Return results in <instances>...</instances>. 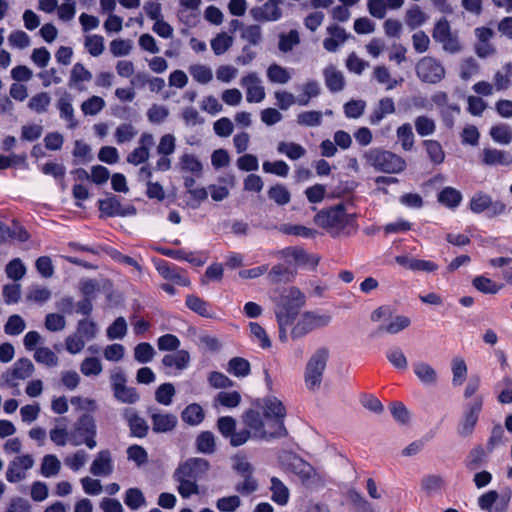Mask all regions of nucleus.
<instances>
[{"label": "nucleus", "mask_w": 512, "mask_h": 512, "mask_svg": "<svg viewBox=\"0 0 512 512\" xmlns=\"http://www.w3.org/2000/svg\"><path fill=\"white\" fill-rule=\"evenodd\" d=\"M305 304L306 297L297 287H290L282 295L276 310L279 339L282 343L287 342L289 336L292 340H298L313 330L330 324L332 317L328 314L316 311L300 313Z\"/></svg>", "instance_id": "f257e3e1"}, {"label": "nucleus", "mask_w": 512, "mask_h": 512, "mask_svg": "<svg viewBox=\"0 0 512 512\" xmlns=\"http://www.w3.org/2000/svg\"><path fill=\"white\" fill-rule=\"evenodd\" d=\"M279 462L286 470L297 476L306 488L316 489L326 485L325 477L310 463L295 454L283 452L279 455Z\"/></svg>", "instance_id": "f03ea898"}, {"label": "nucleus", "mask_w": 512, "mask_h": 512, "mask_svg": "<svg viewBox=\"0 0 512 512\" xmlns=\"http://www.w3.org/2000/svg\"><path fill=\"white\" fill-rule=\"evenodd\" d=\"M243 422L252 431L253 438L271 440L286 437L288 431L284 419L262 418L255 410H248L243 416Z\"/></svg>", "instance_id": "7ed1b4c3"}, {"label": "nucleus", "mask_w": 512, "mask_h": 512, "mask_svg": "<svg viewBox=\"0 0 512 512\" xmlns=\"http://www.w3.org/2000/svg\"><path fill=\"white\" fill-rule=\"evenodd\" d=\"M314 221L330 234L338 236L346 227L354 225L355 214L348 213L344 203H338L317 213Z\"/></svg>", "instance_id": "20e7f679"}, {"label": "nucleus", "mask_w": 512, "mask_h": 512, "mask_svg": "<svg viewBox=\"0 0 512 512\" xmlns=\"http://www.w3.org/2000/svg\"><path fill=\"white\" fill-rule=\"evenodd\" d=\"M328 357V350L322 348L308 359L303 376L304 385L308 391L315 392L320 389Z\"/></svg>", "instance_id": "39448f33"}, {"label": "nucleus", "mask_w": 512, "mask_h": 512, "mask_svg": "<svg viewBox=\"0 0 512 512\" xmlns=\"http://www.w3.org/2000/svg\"><path fill=\"white\" fill-rule=\"evenodd\" d=\"M364 158L370 166L384 173H399L406 167V162L402 157L378 148L367 151Z\"/></svg>", "instance_id": "423d86ee"}, {"label": "nucleus", "mask_w": 512, "mask_h": 512, "mask_svg": "<svg viewBox=\"0 0 512 512\" xmlns=\"http://www.w3.org/2000/svg\"><path fill=\"white\" fill-rule=\"evenodd\" d=\"M96 432L97 429L94 417L89 414H84L74 425V432L71 434V442L75 446L85 443L88 448L93 449L97 445L95 440Z\"/></svg>", "instance_id": "0eeeda50"}, {"label": "nucleus", "mask_w": 512, "mask_h": 512, "mask_svg": "<svg viewBox=\"0 0 512 512\" xmlns=\"http://www.w3.org/2000/svg\"><path fill=\"white\" fill-rule=\"evenodd\" d=\"M432 37L436 42L441 43L443 50L448 53L455 54L462 50L458 35L451 31L450 24L446 19H441L435 24Z\"/></svg>", "instance_id": "6e6552de"}, {"label": "nucleus", "mask_w": 512, "mask_h": 512, "mask_svg": "<svg viewBox=\"0 0 512 512\" xmlns=\"http://www.w3.org/2000/svg\"><path fill=\"white\" fill-rule=\"evenodd\" d=\"M416 74L421 81L435 84L445 76L443 65L433 57H424L416 64Z\"/></svg>", "instance_id": "1a4fd4ad"}, {"label": "nucleus", "mask_w": 512, "mask_h": 512, "mask_svg": "<svg viewBox=\"0 0 512 512\" xmlns=\"http://www.w3.org/2000/svg\"><path fill=\"white\" fill-rule=\"evenodd\" d=\"M35 459L31 454H22L13 458L6 470V479L10 483H18L26 479L27 472L33 468Z\"/></svg>", "instance_id": "9d476101"}, {"label": "nucleus", "mask_w": 512, "mask_h": 512, "mask_svg": "<svg viewBox=\"0 0 512 512\" xmlns=\"http://www.w3.org/2000/svg\"><path fill=\"white\" fill-rule=\"evenodd\" d=\"M476 42L474 51L479 58H488L496 54V47L491 42L495 33L491 28L478 27L474 30Z\"/></svg>", "instance_id": "9b49d317"}, {"label": "nucleus", "mask_w": 512, "mask_h": 512, "mask_svg": "<svg viewBox=\"0 0 512 512\" xmlns=\"http://www.w3.org/2000/svg\"><path fill=\"white\" fill-rule=\"evenodd\" d=\"M240 83L246 90V100L248 103H260L264 100L266 96L265 88L256 73L251 72L243 76Z\"/></svg>", "instance_id": "f8f14e48"}, {"label": "nucleus", "mask_w": 512, "mask_h": 512, "mask_svg": "<svg viewBox=\"0 0 512 512\" xmlns=\"http://www.w3.org/2000/svg\"><path fill=\"white\" fill-rule=\"evenodd\" d=\"M209 470V463L202 458H191L182 463L175 474L197 482Z\"/></svg>", "instance_id": "ddd939ff"}, {"label": "nucleus", "mask_w": 512, "mask_h": 512, "mask_svg": "<svg viewBox=\"0 0 512 512\" xmlns=\"http://www.w3.org/2000/svg\"><path fill=\"white\" fill-rule=\"evenodd\" d=\"M280 256L289 263L300 266H310L313 269L319 264L320 258L310 255L302 248L288 247L279 252Z\"/></svg>", "instance_id": "4468645a"}, {"label": "nucleus", "mask_w": 512, "mask_h": 512, "mask_svg": "<svg viewBox=\"0 0 512 512\" xmlns=\"http://www.w3.org/2000/svg\"><path fill=\"white\" fill-rule=\"evenodd\" d=\"M154 145V137L151 133L144 132L139 138V146L127 156V162L132 165L145 163L150 156V148Z\"/></svg>", "instance_id": "2eb2a0df"}, {"label": "nucleus", "mask_w": 512, "mask_h": 512, "mask_svg": "<svg viewBox=\"0 0 512 512\" xmlns=\"http://www.w3.org/2000/svg\"><path fill=\"white\" fill-rule=\"evenodd\" d=\"M152 421V429L155 433H168L175 429L178 423L176 415L161 412L157 409H149Z\"/></svg>", "instance_id": "dca6fc26"}, {"label": "nucleus", "mask_w": 512, "mask_h": 512, "mask_svg": "<svg viewBox=\"0 0 512 512\" xmlns=\"http://www.w3.org/2000/svg\"><path fill=\"white\" fill-rule=\"evenodd\" d=\"M34 370V365L29 359L21 358L14 363L11 372L6 374V382L10 386H16V380L29 378Z\"/></svg>", "instance_id": "f3484780"}, {"label": "nucleus", "mask_w": 512, "mask_h": 512, "mask_svg": "<svg viewBox=\"0 0 512 512\" xmlns=\"http://www.w3.org/2000/svg\"><path fill=\"white\" fill-rule=\"evenodd\" d=\"M99 209L102 213L107 216H128L134 215L136 213V209L134 206H126L123 207L121 203L114 197L101 200L99 202Z\"/></svg>", "instance_id": "a211bd4d"}, {"label": "nucleus", "mask_w": 512, "mask_h": 512, "mask_svg": "<svg viewBox=\"0 0 512 512\" xmlns=\"http://www.w3.org/2000/svg\"><path fill=\"white\" fill-rule=\"evenodd\" d=\"M90 472L94 476H109L113 472L112 456L109 450H101L93 460Z\"/></svg>", "instance_id": "6ab92c4d"}, {"label": "nucleus", "mask_w": 512, "mask_h": 512, "mask_svg": "<svg viewBox=\"0 0 512 512\" xmlns=\"http://www.w3.org/2000/svg\"><path fill=\"white\" fill-rule=\"evenodd\" d=\"M327 33L329 37L324 39L323 46L329 52H336L348 39L345 29L337 24L328 26Z\"/></svg>", "instance_id": "aec40b11"}, {"label": "nucleus", "mask_w": 512, "mask_h": 512, "mask_svg": "<svg viewBox=\"0 0 512 512\" xmlns=\"http://www.w3.org/2000/svg\"><path fill=\"white\" fill-rule=\"evenodd\" d=\"M482 409V398H477L470 406L469 410L466 412L465 417L460 424L459 433L463 436H468L472 433L477 420L478 414Z\"/></svg>", "instance_id": "412c9836"}, {"label": "nucleus", "mask_w": 512, "mask_h": 512, "mask_svg": "<svg viewBox=\"0 0 512 512\" xmlns=\"http://www.w3.org/2000/svg\"><path fill=\"white\" fill-rule=\"evenodd\" d=\"M261 409L264 418L285 419L286 417L285 406L274 396L264 398Z\"/></svg>", "instance_id": "4be33fe9"}, {"label": "nucleus", "mask_w": 512, "mask_h": 512, "mask_svg": "<svg viewBox=\"0 0 512 512\" xmlns=\"http://www.w3.org/2000/svg\"><path fill=\"white\" fill-rule=\"evenodd\" d=\"M470 208L475 213H481L489 208H493L494 213H502L505 206L499 202L493 203L490 196L479 193L471 199Z\"/></svg>", "instance_id": "5701e85b"}, {"label": "nucleus", "mask_w": 512, "mask_h": 512, "mask_svg": "<svg viewBox=\"0 0 512 512\" xmlns=\"http://www.w3.org/2000/svg\"><path fill=\"white\" fill-rule=\"evenodd\" d=\"M124 417L128 422L131 434L133 436L143 438L147 435L149 429L148 424L135 411L132 409H125Z\"/></svg>", "instance_id": "b1692460"}, {"label": "nucleus", "mask_w": 512, "mask_h": 512, "mask_svg": "<svg viewBox=\"0 0 512 512\" xmlns=\"http://www.w3.org/2000/svg\"><path fill=\"white\" fill-rule=\"evenodd\" d=\"M190 363V354L186 350H176L173 353L166 354L162 359V364L168 368L184 370Z\"/></svg>", "instance_id": "393cba45"}, {"label": "nucleus", "mask_w": 512, "mask_h": 512, "mask_svg": "<svg viewBox=\"0 0 512 512\" xmlns=\"http://www.w3.org/2000/svg\"><path fill=\"white\" fill-rule=\"evenodd\" d=\"M252 14L258 21H276L281 17V10L275 1L269 0L262 7L253 9Z\"/></svg>", "instance_id": "a878e982"}, {"label": "nucleus", "mask_w": 512, "mask_h": 512, "mask_svg": "<svg viewBox=\"0 0 512 512\" xmlns=\"http://www.w3.org/2000/svg\"><path fill=\"white\" fill-rule=\"evenodd\" d=\"M71 102V95L64 93L57 101V108L60 116L68 122L69 127L74 128L77 125V121L74 117V109Z\"/></svg>", "instance_id": "bb28decb"}, {"label": "nucleus", "mask_w": 512, "mask_h": 512, "mask_svg": "<svg viewBox=\"0 0 512 512\" xmlns=\"http://www.w3.org/2000/svg\"><path fill=\"white\" fill-rule=\"evenodd\" d=\"M395 112V104L392 98L385 97L379 100L377 107L370 116V123L378 124L385 116Z\"/></svg>", "instance_id": "cd10ccee"}, {"label": "nucleus", "mask_w": 512, "mask_h": 512, "mask_svg": "<svg viewBox=\"0 0 512 512\" xmlns=\"http://www.w3.org/2000/svg\"><path fill=\"white\" fill-rule=\"evenodd\" d=\"M62 464L57 456L53 454L45 455L41 460L40 473L43 477L50 478L59 474Z\"/></svg>", "instance_id": "c85d7f7f"}, {"label": "nucleus", "mask_w": 512, "mask_h": 512, "mask_svg": "<svg viewBox=\"0 0 512 512\" xmlns=\"http://www.w3.org/2000/svg\"><path fill=\"white\" fill-rule=\"evenodd\" d=\"M270 490L272 493L271 499L275 503L282 506L287 504L289 500V489L279 478H271Z\"/></svg>", "instance_id": "c756f323"}, {"label": "nucleus", "mask_w": 512, "mask_h": 512, "mask_svg": "<svg viewBox=\"0 0 512 512\" xmlns=\"http://www.w3.org/2000/svg\"><path fill=\"white\" fill-rule=\"evenodd\" d=\"M414 373L416 377L425 385H434L437 381V372L428 363H417L414 367Z\"/></svg>", "instance_id": "7c9ffc66"}, {"label": "nucleus", "mask_w": 512, "mask_h": 512, "mask_svg": "<svg viewBox=\"0 0 512 512\" xmlns=\"http://www.w3.org/2000/svg\"><path fill=\"white\" fill-rule=\"evenodd\" d=\"M91 79V72L87 70L83 64L76 63L71 70L69 85H76V88L79 91H82L84 90V87L80 85V83L89 82Z\"/></svg>", "instance_id": "2f4dec72"}, {"label": "nucleus", "mask_w": 512, "mask_h": 512, "mask_svg": "<svg viewBox=\"0 0 512 512\" xmlns=\"http://www.w3.org/2000/svg\"><path fill=\"white\" fill-rule=\"evenodd\" d=\"M175 481L178 483L177 491L183 498H189L192 495L199 494V485L196 481L173 474Z\"/></svg>", "instance_id": "473e14b6"}, {"label": "nucleus", "mask_w": 512, "mask_h": 512, "mask_svg": "<svg viewBox=\"0 0 512 512\" xmlns=\"http://www.w3.org/2000/svg\"><path fill=\"white\" fill-rule=\"evenodd\" d=\"M268 198L278 206L287 205L291 201V193L282 184H275L267 191Z\"/></svg>", "instance_id": "72a5a7b5"}, {"label": "nucleus", "mask_w": 512, "mask_h": 512, "mask_svg": "<svg viewBox=\"0 0 512 512\" xmlns=\"http://www.w3.org/2000/svg\"><path fill=\"white\" fill-rule=\"evenodd\" d=\"M250 371V363L242 357H234L227 364V372L236 377H246Z\"/></svg>", "instance_id": "f704fd0d"}, {"label": "nucleus", "mask_w": 512, "mask_h": 512, "mask_svg": "<svg viewBox=\"0 0 512 512\" xmlns=\"http://www.w3.org/2000/svg\"><path fill=\"white\" fill-rule=\"evenodd\" d=\"M233 42L234 38L231 35L221 32L211 40V48L215 55H222L232 47Z\"/></svg>", "instance_id": "c9c22d12"}, {"label": "nucleus", "mask_w": 512, "mask_h": 512, "mask_svg": "<svg viewBox=\"0 0 512 512\" xmlns=\"http://www.w3.org/2000/svg\"><path fill=\"white\" fill-rule=\"evenodd\" d=\"M373 77L379 84L386 85L387 90H392L399 84V81L392 78L390 71L384 65L374 67Z\"/></svg>", "instance_id": "e433bc0d"}, {"label": "nucleus", "mask_w": 512, "mask_h": 512, "mask_svg": "<svg viewBox=\"0 0 512 512\" xmlns=\"http://www.w3.org/2000/svg\"><path fill=\"white\" fill-rule=\"evenodd\" d=\"M482 161L485 165H508L506 153L501 150L485 148L482 152Z\"/></svg>", "instance_id": "4c0bfd02"}, {"label": "nucleus", "mask_w": 512, "mask_h": 512, "mask_svg": "<svg viewBox=\"0 0 512 512\" xmlns=\"http://www.w3.org/2000/svg\"><path fill=\"white\" fill-rule=\"evenodd\" d=\"M324 76L326 80V84L330 90L334 92L341 91L344 87V77L343 74L336 70L335 67L330 66L324 70Z\"/></svg>", "instance_id": "58836bf2"}, {"label": "nucleus", "mask_w": 512, "mask_h": 512, "mask_svg": "<svg viewBox=\"0 0 512 512\" xmlns=\"http://www.w3.org/2000/svg\"><path fill=\"white\" fill-rule=\"evenodd\" d=\"M451 370H452V375H453L452 383L455 386L462 385L467 377V372H468V368H467V364H466L465 360L461 357H455L451 363Z\"/></svg>", "instance_id": "ea45409f"}, {"label": "nucleus", "mask_w": 512, "mask_h": 512, "mask_svg": "<svg viewBox=\"0 0 512 512\" xmlns=\"http://www.w3.org/2000/svg\"><path fill=\"white\" fill-rule=\"evenodd\" d=\"M267 78L272 83L284 85L290 81L291 74L286 68L274 63L267 69Z\"/></svg>", "instance_id": "a19ab883"}, {"label": "nucleus", "mask_w": 512, "mask_h": 512, "mask_svg": "<svg viewBox=\"0 0 512 512\" xmlns=\"http://www.w3.org/2000/svg\"><path fill=\"white\" fill-rule=\"evenodd\" d=\"M277 229L285 235H292L304 238H312L316 234L315 230L298 224H281Z\"/></svg>", "instance_id": "79ce46f5"}, {"label": "nucleus", "mask_w": 512, "mask_h": 512, "mask_svg": "<svg viewBox=\"0 0 512 512\" xmlns=\"http://www.w3.org/2000/svg\"><path fill=\"white\" fill-rule=\"evenodd\" d=\"M205 417L204 411L199 404L188 405L182 412V419L189 425L200 424Z\"/></svg>", "instance_id": "37998d69"}, {"label": "nucleus", "mask_w": 512, "mask_h": 512, "mask_svg": "<svg viewBox=\"0 0 512 512\" xmlns=\"http://www.w3.org/2000/svg\"><path fill=\"white\" fill-rule=\"evenodd\" d=\"M192 78L200 84H208L213 79L212 69L204 64H193L188 69Z\"/></svg>", "instance_id": "c03bdc74"}, {"label": "nucleus", "mask_w": 512, "mask_h": 512, "mask_svg": "<svg viewBox=\"0 0 512 512\" xmlns=\"http://www.w3.org/2000/svg\"><path fill=\"white\" fill-rule=\"evenodd\" d=\"M301 90L302 93L297 97V104L301 106L308 105L312 98L317 97L320 94L319 84L314 80L306 82L301 87Z\"/></svg>", "instance_id": "a18cd8bd"}, {"label": "nucleus", "mask_w": 512, "mask_h": 512, "mask_svg": "<svg viewBox=\"0 0 512 512\" xmlns=\"http://www.w3.org/2000/svg\"><path fill=\"white\" fill-rule=\"evenodd\" d=\"M105 105L106 103L102 97L93 95L82 102L81 111L86 116H95L104 109Z\"/></svg>", "instance_id": "49530a36"}, {"label": "nucleus", "mask_w": 512, "mask_h": 512, "mask_svg": "<svg viewBox=\"0 0 512 512\" xmlns=\"http://www.w3.org/2000/svg\"><path fill=\"white\" fill-rule=\"evenodd\" d=\"M179 167L182 171L191 172L199 176L203 166L199 159L192 154H183L179 160Z\"/></svg>", "instance_id": "de8ad7c7"}, {"label": "nucleus", "mask_w": 512, "mask_h": 512, "mask_svg": "<svg viewBox=\"0 0 512 512\" xmlns=\"http://www.w3.org/2000/svg\"><path fill=\"white\" fill-rule=\"evenodd\" d=\"M462 200L461 193L452 187L444 188L438 195V201L450 208H455Z\"/></svg>", "instance_id": "09e8293b"}, {"label": "nucleus", "mask_w": 512, "mask_h": 512, "mask_svg": "<svg viewBox=\"0 0 512 512\" xmlns=\"http://www.w3.org/2000/svg\"><path fill=\"white\" fill-rule=\"evenodd\" d=\"M34 359L47 367H55L59 362L57 355L48 347L37 348L34 352Z\"/></svg>", "instance_id": "8fccbe9b"}, {"label": "nucleus", "mask_w": 512, "mask_h": 512, "mask_svg": "<svg viewBox=\"0 0 512 512\" xmlns=\"http://www.w3.org/2000/svg\"><path fill=\"white\" fill-rule=\"evenodd\" d=\"M50 103V95L47 92H40L31 97L28 107L34 112L41 114L47 111Z\"/></svg>", "instance_id": "3c124183"}, {"label": "nucleus", "mask_w": 512, "mask_h": 512, "mask_svg": "<svg viewBox=\"0 0 512 512\" xmlns=\"http://www.w3.org/2000/svg\"><path fill=\"white\" fill-rule=\"evenodd\" d=\"M186 306L202 317H212L211 313L209 312L208 303L195 295H188L186 297Z\"/></svg>", "instance_id": "603ef678"}, {"label": "nucleus", "mask_w": 512, "mask_h": 512, "mask_svg": "<svg viewBox=\"0 0 512 512\" xmlns=\"http://www.w3.org/2000/svg\"><path fill=\"white\" fill-rule=\"evenodd\" d=\"M427 19L426 14L419 6H414L406 11L405 21L410 29H416L425 23Z\"/></svg>", "instance_id": "864d4df0"}, {"label": "nucleus", "mask_w": 512, "mask_h": 512, "mask_svg": "<svg viewBox=\"0 0 512 512\" xmlns=\"http://www.w3.org/2000/svg\"><path fill=\"white\" fill-rule=\"evenodd\" d=\"M97 331V324L90 318H84L77 322L76 333L86 340L93 339Z\"/></svg>", "instance_id": "5fc2aeb1"}, {"label": "nucleus", "mask_w": 512, "mask_h": 512, "mask_svg": "<svg viewBox=\"0 0 512 512\" xmlns=\"http://www.w3.org/2000/svg\"><path fill=\"white\" fill-rule=\"evenodd\" d=\"M397 138L405 151H409L414 146V134L409 123H405L397 128Z\"/></svg>", "instance_id": "6e6d98bb"}, {"label": "nucleus", "mask_w": 512, "mask_h": 512, "mask_svg": "<svg viewBox=\"0 0 512 512\" xmlns=\"http://www.w3.org/2000/svg\"><path fill=\"white\" fill-rule=\"evenodd\" d=\"M414 125L416 132L422 137L432 135L436 129L435 121L425 115L418 116L414 121Z\"/></svg>", "instance_id": "4d7b16f0"}, {"label": "nucleus", "mask_w": 512, "mask_h": 512, "mask_svg": "<svg viewBox=\"0 0 512 512\" xmlns=\"http://www.w3.org/2000/svg\"><path fill=\"white\" fill-rule=\"evenodd\" d=\"M323 114L320 111H304L297 115V123L305 127H317L322 123Z\"/></svg>", "instance_id": "13d9d810"}, {"label": "nucleus", "mask_w": 512, "mask_h": 512, "mask_svg": "<svg viewBox=\"0 0 512 512\" xmlns=\"http://www.w3.org/2000/svg\"><path fill=\"white\" fill-rule=\"evenodd\" d=\"M196 445L199 452L211 454L215 451V437L211 432L204 431L197 437Z\"/></svg>", "instance_id": "bf43d9fd"}, {"label": "nucleus", "mask_w": 512, "mask_h": 512, "mask_svg": "<svg viewBox=\"0 0 512 512\" xmlns=\"http://www.w3.org/2000/svg\"><path fill=\"white\" fill-rule=\"evenodd\" d=\"M430 160L435 164H441L445 159V153L441 144L436 140H425L423 142Z\"/></svg>", "instance_id": "052dcab7"}, {"label": "nucleus", "mask_w": 512, "mask_h": 512, "mask_svg": "<svg viewBox=\"0 0 512 512\" xmlns=\"http://www.w3.org/2000/svg\"><path fill=\"white\" fill-rule=\"evenodd\" d=\"M169 114V109L160 104H153L147 110V118L152 124L163 123L168 118Z\"/></svg>", "instance_id": "680f3d73"}, {"label": "nucleus", "mask_w": 512, "mask_h": 512, "mask_svg": "<svg viewBox=\"0 0 512 512\" xmlns=\"http://www.w3.org/2000/svg\"><path fill=\"white\" fill-rule=\"evenodd\" d=\"M124 502L132 510H137L141 506L145 505L146 500L140 489L129 488L126 491Z\"/></svg>", "instance_id": "e2e57ef3"}, {"label": "nucleus", "mask_w": 512, "mask_h": 512, "mask_svg": "<svg viewBox=\"0 0 512 512\" xmlns=\"http://www.w3.org/2000/svg\"><path fill=\"white\" fill-rule=\"evenodd\" d=\"M85 48L93 57L100 56L104 51V38L100 35H88L85 37Z\"/></svg>", "instance_id": "0e129e2a"}, {"label": "nucleus", "mask_w": 512, "mask_h": 512, "mask_svg": "<svg viewBox=\"0 0 512 512\" xmlns=\"http://www.w3.org/2000/svg\"><path fill=\"white\" fill-rule=\"evenodd\" d=\"M280 153H284L290 159L296 160L303 157L306 153L305 149L293 142H280L277 147Z\"/></svg>", "instance_id": "69168bd1"}, {"label": "nucleus", "mask_w": 512, "mask_h": 512, "mask_svg": "<svg viewBox=\"0 0 512 512\" xmlns=\"http://www.w3.org/2000/svg\"><path fill=\"white\" fill-rule=\"evenodd\" d=\"M136 135L137 130L131 123H122L115 130V138L119 144L132 141Z\"/></svg>", "instance_id": "338daca9"}, {"label": "nucleus", "mask_w": 512, "mask_h": 512, "mask_svg": "<svg viewBox=\"0 0 512 512\" xmlns=\"http://www.w3.org/2000/svg\"><path fill=\"white\" fill-rule=\"evenodd\" d=\"M240 505L241 499L237 495L222 497L216 501V508L220 512H234L240 507Z\"/></svg>", "instance_id": "774afa93"}]
</instances>
